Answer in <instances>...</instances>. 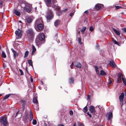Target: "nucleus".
Wrapping results in <instances>:
<instances>
[{"mask_svg":"<svg viewBox=\"0 0 126 126\" xmlns=\"http://www.w3.org/2000/svg\"><path fill=\"white\" fill-rule=\"evenodd\" d=\"M43 22L41 19H39L37 20L35 23V27L36 29H38L39 30H42L43 28Z\"/></svg>","mask_w":126,"mask_h":126,"instance_id":"f257e3e1","label":"nucleus"},{"mask_svg":"<svg viewBox=\"0 0 126 126\" xmlns=\"http://www.w3.org/2000/svg\"><path fill=\"white\" fill-rule=\"evenodd\" d=\"M39 39L40 41H38L37 40H36L35 41L36 44L38 46L40 45L41 44L43 43V42L42 43V42L44 40L45 38L44 34L41 33L39 34Z\"/></svg>","mask_w":126,"mask_h":126,"instance_id":"f03ea898","label":"nucleus"},{"mask_svg":"<svg viewBox=\"0 0 126 126\" xmlns=\"http://www.w3.org/2000/svg\"><path fill=\"white\" fill-rule=\"evenodd\" d=\"M53 15L52 12L51 10H48L47 12V14L46 16L47 21L49 22L53 17Z\"/></svg>","mask_w":126,"mask_h":126,"instance_id":"7ed1b4c3","label":"nucleus"},{"mask_svg":"<svg viewBox=\"0 0 126 126\" xmlns=\"http://www.w3.org/2000/svg\"><path fill=\"white\" fill-rule=\"evenodd\" d=\"M0 122L2 124H3V126H7L8 125V122L6 117L4 116L2 117L1 119Z\"/></svg>","mask_w":126,"mask_h":126,"instance_id":"20e7f679","label":"nucleus"},{"mask_svg":"<svg viewBox=\"0 0 126 126\" xmlns=\"http://www.w3.org/2000/svg\"><path fill=\"white\" fill-rule=\"evenodd\" d=\"M15 33L17 39H20L21 38L22 35L21 30L18 29L16 31Z\"/></svg>","mask_w":126,"mask_h":126,"instance_id":"39448f33","label":"nucleus"},{"mask_svg":"<svg viewBox=\"0 0 126 126\" xmlns=\"http://www.w3.org/2000/svg\"><path fill=\"white\" fill-rule=\"evenodd\" d=\"M27 33L28 36L32 38L33 36V32L32 29H29L27 31Z\"/></svg>","mask_w":126,"mask_h":126,"instance_id":"423d86ee","label":"nucleus"},{"mask_svg":"<svg viewBox=\"0 0 126 126\" xmlns=\"http://www.w3.org/2000/svg\"><path fill=\"white\" fill-rule=\"evenodd\" d=\"M46 5L47 6H50L54 4L56 1L54 0H45Z\"/></svg>","mask_w":126,"mask_h":126,"instance_id":"0eeeda50","label":"nucleus"},{"mask_svg":"<svg viewBox=\"0 0 126 126\" xmlns=\"http://www.w3.org/2000/svg\"><path fill=\"white\" fill-rule=\"evenodd\" d=\"M124 96V94L122 93L119 96V99L120 102V104L122 106L123 104V99Z\"/></svg>","mask_w":126,"mask_h":126,"instance_id":"6e6552de","label":"nucleus"},{"mask_svg":"<svg viewBox=\"0 0 126 126\" xmlns=\"http://www.w3.org/2000/svg\"><path fill=\"white\" fill-rule=\"evenodd\" d=\"M124 77L122 74L121 73H118L117 82L118 83L121 82L122 81V79Z\"/></svg>","mask_w":126,"mask_h":126,"instance_id":"1a4fd4ad","label":"nucleus"},{"mask_svg":"<svg viewBox=\"0 0 126 126\" xmlns=\"http://www.w3.org/2000/svg\"><path fill=\"white\" fill-rule=\"evenodd\" d=\"M31 5L28 3L27 4L25 8L24 9L28 13H29L31 10Z\"/></svg>","mask_w":126,"mask_h":126,"instance_id":"9d476101","label":"nucleus"},{"mask_svg":"<svg viewBox=\"0 0 126 126\" xmlns=\"http://www.w3.org/2000/svg\"><path fill=\"white\" fill-rule=\"evenodd\" d=\"M33 102L36 104V108H35L36 110L38 109V104L37 98L36 97H34L33 99Z\"/></svg>","mask_w":126,"mask_h":126,"instance_id":"9b49d317","label":"nucleus"},{"mask_svg":"<svg viewBox=\"0 0 126 126\" xmlns=\"http://www.w3.org/2000/svg\"><path fill=\"white\" fill-rule=\"evenodd\" d=\"M108 63L110 64V65L112 67L115 68L116 66L115 64L113 61H108Z\"/></svg>","mask_w":126,"mask_h":126,"instance_id":"f8f14e48","label":"nucleus"},{"mask_svg":"<svg viewBox=\"0 0 126 126\" xmlns=\"http://www.w3.org/2000/svg\"><path fill=\"white\" fill-rule=\"evenodd\" d=\"M103 6V5L102 4H97L95 6V9L97 10H98Z\"/></svg>","mask_w":126,"mask_h":126,"instance_id":"ddd939ff","label":"nucleus"},{"mask_svg":"<svg viewBox=\"0 0 126 126\" xmlns=\"http://www.w3.org/2000/svg\"><path fill=\"white\" fill-rule=\"evenodd\" d=\"M33 19V17L32 16H30L26 18L27 22L28 23H30L32 22Z\"/></svg>","mask_w":126,"mask_h":126,"instance_id":"4468645a","label":"nucleus"},{"mask_svg":"<svg viewBox=\"0 0 126 126\" xmlns=\"http://www.w3.org/2000/svg\"><path fill=\"white\" fill-rule=\"evenodd\" d=\"M89 110L91 113H94L95 112L94 107L92 106H90Z\"/></svg>","mask_w":126,"mask_h":126,"instance_id":"2eb2a0df","label":"nucleus"},{"mask_svg":"<svg viewBox=\"0 0 126 126\" xmlns=\"http://www.w3.org/2000/svg\"><path fill=\"white\" fill-rule=\"evenodd\" d=\"M11 50L13 53L14 57L16 58V57H17L18 55V53L13 48L11 49Z\"/></svg>","mask_w":126,"mask_h":126,"instance_id":"dca6fc26","label":"nucleus"},{"mask_svg":"<svg viewBox=\"0 0 126 126\" xmlns=\"http://www.w3.org/2000/svg\"><path fill=\"white\" fill-rule=\"evenodd\" d=\"M112 112H109L108 113V120H110L112 118Z\"/></svg>","mask_w":126,"mask_h":126,"instance_id":"f3484780","label":"nucleus"},{"mask_svg":"<svg viewBox=\"0 0 126 126\" xmlns=\"http://www.w3.org/2000/svg\"><path fill=\"white\" fill-rule=\"evenodd\" d=\"M14 13L17 16H19L20 15V12L16 9H15L14 10Z\"/></svg>","mask_w":126,"mask_h":126,"instance_id":"a211bd4d","label":"nucleus"},{"mask_svg":"<svg viewBox=\"0 0 126 126\" xmlns=\"http://www.w3.org/2000/svg\"><path fill=\"white\" fill-rule=\"evenodd\" d=\"M112 30L117 35H120V33L119 31L113 28H112Z\"/></svg>","mask_w":126,"mask_h":126,"instance_id":"6ab92c4d","label":"nucleus"},{"mask_svg":"<svg viewBox=\"0 0 126 126\" xmlns=\"http://www.w3.org/2000/svg\"><path fill=\"white\" fill-rule=\"evenodd\" d=\"M60 21L58 19L56 20L54 22V25L56 27H57L60 24Z\"/></svg>","mask_w":126,"mask_h":126,"instance_id":"aec40b11","label":"nucleus"},{"mask_svg":"<svg viewBox=\"0 0 126 126\" xmlns=\"http://www.w3.org/2000/svg\"><path fill=\"white\" fill-rule=\"evenodd\" d=\"M32 56L33 55H34V53L36 51V48H35V47L33 45H32Z\"/></svg>","mask_w":126,"mask_h":126,"instance_id":"412c9836","label":"nucleus"},{"mask_svg":"<svg viewBox=\"0 0 126 126\" xmlns=\"http://www.w3.org/2000/svg\"><path fill=\"white\" fill-rule=\"evenodd\" d=\"M75 65L78 68H80L82 67V65L81 63L78 62L75 63Z\"/></svg>","mask_w":126,"mask_h":126,"instance_id":"4be33fe9","label":"nucleus"},{"mask_svg":"<svg viewBox=\"0 0 126 126\" xmlns=\"http://www.w3.org/2000/svg\"><path fill=\"white\" fill-rule=\"evenodd\" d=\"M20 102L23 107L26 102L25 99L24 98L22 99H21L20 101Z\"/></svg>","mask_w":126,"mask_h":126,"instance_id":"5701e85b","label":"nucleus"},{"mask_svg":"<svg viewBox=\"0 0 126 126\" xmlns=\"http://www.w3.org/2000/svg\"><path fill=\"white\" fill-rule=\"evenodd\" d=\"M33 119V114L31 110H30V117L29 120L30 121H31Z\"/></svg>","mask_w":126,"mask_h":126,"instance_id":"b1692460","label":"nucleus"},{"mask_svg":"<svg viewBox=\"0 0 126 126\" xmlns=\"http://www.w3.org/2000/svg\"><path fill=\"white\" fill-rule=\"evenodd\" d=\"M27 3L25 2H22L21 3L20 6L21 7L24 9L25 8L26 5Z\"/></svg>","mask_w":126,"mask_h":126,"instance_id":"393cba45","label":"nucleus"},{"mask_svg":"<svg viewBox=\"0 0 126 126\" xmlns=\"http://www.w3.org/2000/svg\"><path fill=\"white\" fill-rule=\"evenodd\" d=\"M69 82L70 84H73L74 82V79L72 77L70 78L69 80Z\"/></svg>","mask_w":126,"mask_h":126,"instance_id":"a878e982","label":"nucleus"},{"mask_svg":"<svg viewBox=\"0 0 126 126\" xmlns=\"http://www.w3.org/2000/svg\"><path fill=\"white\" fill-rule=\"evenodd\" d=\"M53 8H54L56 10H59V7L58 5V4L57 5H53L52 6Z\"/></svg>","mask_w":126,"mask_h":126,"instance_id":"bb28decb","label":"nucleus"},{"mask_svg":"<svg viewBox=\"0 0 126 126\" xmlns=\"http://www.w3.org/2000/svg\"><path fill=\"white\" fill-rule=\"evenodd\" d=\"M100 75L102 76L105 75H106V73L103 70H101L100 73Z\"/></svg>","mask_w":126,"mask_h":126,"instance_id":"cd10ccee","label":"nucleus"},{"mask_svg":"<svg viewBox=\"0 0 126 126\" xmlns=\"http://www.w3.org/2000/svg\"><path fill=\"white\" fill-rule=\"evenodd\" d=\"M28 63L32 66L33 67L32 63V61L31 60H27Z\"/></svg>","mask_w":126,"mask_h":126,"instance_id":"c85d7f7f","label":"nucleus"},{"mask_svg":"<svg viewBox=\"0 0 126 126\" xmlns=\"http://www.w3.org/2000/svg\"><path fill=\"white\" fill-rule=\"evenodd\" d=\"M29 53V52L27 50L25 52V53L24 55V58H25L27 57L28 55V54Z\"/></svg>","mask_w":126,"mask_h":126,"instance_id":"c756f323","label":"nucleus"},{"mask_svg":"<svg viewBox=\"0 0 126 126\" xmlns=\"http://www.w3.org/2000/svg\"><path fill=\"white\" fill-rule=\"evenodd\" d=\"M108 86L109 87V85H110L111 84L112 82V81L111 80V79L109 77V79L108 80Z\"/></svg>","mask_w":126,"mask_h":126,"instance_id":"7c9ffc66","label":"nucleus"},{"mask_svg":"<svg viewBox=\"0 0 126 126\" xmlns=\"http://www.w3.org/2000/svg\"><path fill=\"white\" fill-rule=\"evenodd\" d=\"M86 27H84L82 28L81 30V31L82 32H84L86 29Z\"/></svg>","mask_w":126,"mask_h":126,"instance_id":"2f4dec72","label":"nucleus"},{"mask_svg":"<svg viewBox=\"0 0 126 126\" xmlns=\"http://www.w3.org/2000/svg\"><path fill=\"white\" fill-rule=\"evenodd\" d=\"M112 42L114 43L115 44H117L118 45H119V43L117 41H116L114 39H112Z\"/></svg>","mask_w":126,"mask_h":126,"instance_id":"473e14b6","label":"nucleus"},{"mask_svg":"<svg viewBox=\"0 0 126 126\" xmlns=\"http://www.w3.org/2000/svg\"><path fill=\"white\" fill-rule=\"evenodd\" d=\"M87 108L86 106L83 109V111L85 112H87Z\"/></svg>","mask_w":126,"mask_h":126,"instance_id":"72a5a7b5","label":"nucleus"},{"mask_svg":"<svg viewBox=\"0 0 126 126\" xmlns=\"http://www.w3.org/2000/svg\"><path fill=\"white\" fill-rule=\"evenodd\" d=\"M122 80L123 83L126 86V80L125 79V78H123Z\"/></svg>","mask_w":126,"mask_h":126,"instance_id":"f704fd0d","label":"nucleus"},{"mask_svg":"<svg viewBox=\"0 0 126 126\" xmlns=\"http://www.w3.org/2000/svg\"><path fill=\"white\" fill-rule=\"evenodd\" d=\"M37 122L36 120L33 119L32 122V124L33 125H35L37 124Z\"/></svg>","mask_w":126,"mask_h":126,"instance_id":"c9c22d12","label":"nucleus"},{"mask_svg":"<svg viewBox=\"0 0 126 126\" xmlns=\"http://www.w3.org/2000/svg\"><path fill=\"white\" fill-rule=\"evenodd\" d=\"M2 56L3 58H5L6 57V56L5 53L3 51L2 53Z\"/></svg>","mask_w":126,"mask_h":126,"instance_id":"e433bc0d","label":"nucleus"},{"mask_svg":"<svg viewBox=\"0 0 126 126\" xmlns=\"http://www.w3.org/2000/svg\"><path fill=\"white\" fill-rule=\"evenodd\" d=\"M95 69L97 73L98 74H99V72L98 70V68L97 67H95Z\"/></svg>","mask_w":126,"mask_h":126,"instance_id":"4c0bfd02","label":"nucleus"},{"mask_svg":"<svg viewBox=\"0 0 126 126\" xmlns=\"http://www.w3.org/2000/svg\"><path fill=\"white\" fill-rule=\"evenodd\" d=\"M10 96L9 94L6 95L3 98V100H5L8 98Z\"/></svg>","mask_w":126,"mask_h":126,"instance_id":"58836bf2","label":"nucleus"},{"mask_svg":"<svg viewBox=\"0 0 126 126\" xmlns=\"http://www.w3.org/2000/svg\"><path fill=\"white\" fill-rule=\"evenodd\" d=\"M73 111L71 110L69 111V114L70 115L72 116L73 115Z\"/></svg>","mask_w":126,"mask_h":126,"instance_id":"ea45409f","label":"nucleus"},{"mask_svg":"<svg viewBox=\"0 0 126 126\" xmlns=\"http://www.w3.org/2000/svg\"><path fill=\"white\" fill-rule=\"evenodd\" d=\"M90 31L91 32L94 29L93 27V26H91L90 27V29H89Z\"/></svg>","mask_w":126,"mask_h":126,"instance_id":"a19ab883","label":"nucleus"},{"mask_svg":"<svg viewBox=\"0 0 126 126\" xmlns=\"http://www.w3.org/2000/svg\"><path fill=\"white\" fill-rule=\"evenodd\" d=\"M78 41H79V43L80 44H81L82 43L81 42V39L80 38H78Z\"/></svg>","mask_w":126,"mask_h":126,"instance_id":"79ce46f5","label":"nucleus"},{"mask_svg":"<svg viewBox=\"0 0 126 126\" xmlns=\"http://www.w3.org/2000/svg\"><path fill=\"white\" fill-rule=\"evenodd\" d=\"M103 50H100V55H101L102 56H103Z\"/></svg>","mask_w":126,"mask_h":126,"instance_id":"37998d69","label":"nucleus"},{"mask_svg":"<svg viewBox=\"0 0 126 126\" xmlns=\"http://www.w3.org/2000/svg\"><path fill=\"white\" fill-rule=\"evenodd\" d=\"M19 71L20 73H21L20 75H23V72L22 71V70H21V69H19Z\"/></svg>","mask_w":126,"mask_h":126,"instance_id":"c03bdc74","label":"nucleus"},{"mask_svg":"<svg viewBox=\"0 0 126 126\" xmlns=\"http://www.w3.org/2000/svg\"><path fill=\"white\" fill-rule=\"evenodd\" d=\"M74 13V12H73L70 13V16L71 17H72V16L73 15Z\"/></svg>","mask_w":126,"mask_h":126,"instance_id":"a18cd8bd","label":"nucleus"},{"mask_svg":"<svg viewBox=\"0 0 126 126\" xmlns=\"http://www.w3.org/2000/svg\"><path fill=\"white\" fill-rule=\"evenodd\" d=\"M73 65H74V64H73V62L70 65V67L71 69H72L73 68Z\"/></svg>","mask_w":126,"mask_h":126,"instance_id":"49530a36","label":"nucleus"},{"mask_svg":"<svg viewBox=\"0 0 126 126\" xmlns=\"http://www.w3.org/2000/svg\"><path fill=\"white\" fill-rule=\"evenodd\" d=\"M115 7L117 9H119L121 7L120 6H115Z\"/></svg>","mask_w":126,"mask_h":126,"instance_id":"de8ad7c7","label":"nucleus"},{"mask_svg":"<svg viewBox=\"0 0 126 126\" xmlns=\"http://www.w3.org/2000/svg\"><path fill=\"white\" fill-rule=\"evenodd\" d=\"M25 118L26 120H27L28 118V114H27L25 117Z\"/></svg>","mask_w":126,"mask_h":126,"instance_id":"09e8293b","label":"nucleus"},{"mask_svg":"<svg viewBox=\"0 0 126 126\" xmlns=\"http://www.w3.org/2000/svg\"><path fill=\"white\" fill-rule=\"evenodd\" d=\"M87 100H89L90 99V96L89 95L87 96Z\"/></svg>","mask_w":126,"mask_h":126,"instance_id":"8fccbe9b","label":"nucleus"},{"mask_svg":"<svg viewBox=\"0 0 126 126\" xmlns=\"http://www.w3.org/2000/svg\"><path fill=\"white\" fill-rule=\"evenodd\" d=\"M87 114L90 117H91V115L90 114L89 112H88L87 113Z\"/></svg>","mask_w":126,"mask_h":126,"instance_id":"3c124183","label":"nucleus"},{"mask_svg":"<svg viewBox=\"0 0 126 126\" xmlns=\"http://www.w3.org/2000/svg\"><path fill=\"white\" fill-rule=\"evenodd\" d=\"M1 2L0 1V7H2V3L0 2Z\"/></svg>","mask_w":126,"mask_h":126,"instance_id":"603ef678","label":"nucleus"},{"mask_svg":"<svg viewBox=\"0 0 126 126\" xmlns=\"http://www.w3.org/2000/svg\"><path fill=\"white\" fill-rule=\"evenodd\" d=\"M79 126H84L82 123H80Z\"/></svg>","mask_w":126,"mask_h":126,"instance_id":"864d4df0","label":"nucleus"},{"mask_svg":"<svg viewBox=\"0 0 126 126\" xmlns=\"http://www.w3.org/2000/svg\"><path fill=\"white\" fill-rule=\"evenodd\" d=\"M31 82H33V79L32 77H31Z\"/></svg>","mask_w":126,"mask_h":126,"instance_id":"5fc2aeb1","label":"nucleus"},{"mask_svg":"<svg viewBox=\"0 0 126 126\" xmlns=\"http://www.w3.org/2000/svg\"><path fill=\"white\" fill-rule=\"evenodd\" d=\"M85 12L86 13L87 15L88 14V12L87 11H85Z\"/></svg>","mask_w":126,"mask_h":126,"instance_id":"6e6d98bb","label":"nucleus"},{"mask_svg":"<svg viewBox=\"0 0 126 126\" xmlns=\"http://www.w3.org/2000/svg\"><path fill=\"white\" fill-rule=\"evenodd\" d=\"M4 0H0V2H2V3L4 1Z\"/></svg>","mask_w":126,"mask_h":126,"instance_id":"4d7b16f0","label":"nucleus"},{"mask_svg":"<svg viewBox=\"0 0 126 126\" xmlns=\"http://www.w3.org/2000/svg\"><path fill=\"white\" fill-rule=\"evenodd\" d=\"M124 31L126 32V28H124Z\"/></svg>","mask_w":126,"mask_h":126,"instance_id":"13d9d810","label":"nucleus"},{"mask_svg":"<svg viewBox=\"0 0 126 126\" xmlns=\"http://www.w3.org/2000/svg\"><path fill=\"white\" fill-rule=\"evenodd\" d=\"M58 126H63V125L61 124L58 125Z\"/></svg>","mask_w":126,"mask_h":126,"instance_id":"bf43d9fd","label":"nucleus"},{"mask_svg":"<svg viewBox=\"0 0 126 126\" xmlns=\"http://www.w3.org/2000/svg\"><path fill=\"white\" fill-rule=\"evenodd\" d=\"M26 69L27 72L28 73V71L27 70V67H26Z\"/></svg>","mask_w":126,"mask_h":126,"instance_id":"052dcab7","label":"nucleus"},{"mask_svg":"<svg viewBox=\"0 0 126 126\" xmlns=\"http://www.w3.org/2000/svg\"><path fill=\"white\" fill-rule=\"evenodd\" d=\"M19 111H18L17 112V113H16V116L17 115V114H18V113H19Z\"/></svg>","mask_w":126,"mask_h":126,"instance_id":"680f3d73","label":"nucleus"},{"mask_svg":"<svg viewBox=\"0 0 126 126\" xmlns=\"http://www.w3.org/2000/svg\"><path fill=\"white\" fill-rule=\"evenodd\" d=\"M76 123H75L74 124L73 126H76Z\"/></svg>","mask_w":126,"mask_h":126,"instance_id":"e2e57ef3","label":"nucleus"},{"mask_svg":"<svg viewBox=\"0 0 126 126\" xmlns=\"http://www.w3.org/2000/svg\"><path fill=\"white\" fill-rule=\"evenodd\" d=\"M41 83L42 84V85H43V83L42 81H41Z\"/></svg>","mask_w":126,"mask_h":126,"instance_id":"0e129e2a","label":"nucleus"},{"mask_svg":"<svg viewBox=\"0 0 126 126\" xmlns=\"http://www.w3.org/2000/svg\"><path fill=\"white\" fill-rule=\"evenodd\" d=\"M19 22H20V23H21L22 22L21 21H19Z\"/></svg>","mask_w":126,"mask_h":126,"instance_id":"69168bd1","label":"nucleus"},{"mask_svg":"<svg viewBox=\"0 0 126 126\" xmlns=\"http://www.w3.org/2000/svg\"><path fill=\"white\" fill-rule=\"evenodd\" d=\"M1 94H0V97L1 95Z\"/></svg>","mask_w":126,"mask_h":126,"instance_id":"338daca9","label":"nucleus"},{"mask_svg":"<svg viewBox=\"0 0 126 126\" xmlns=\"http://www.w3.org/2000/svg\"><path fill=\"white\" fill-rule=\"evenodd\" d=\"M98 47V46H96V47Z\"/></svg>","mask_w":126,"mask_h":126,"instance_id":"774afa93","label":"nucleus"}]
</instances>
